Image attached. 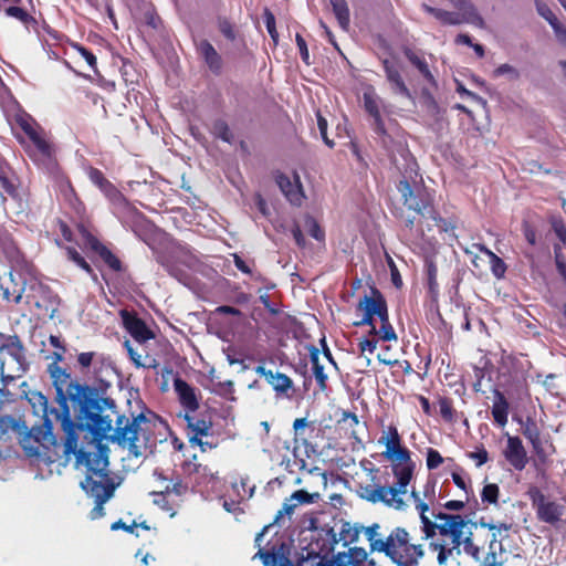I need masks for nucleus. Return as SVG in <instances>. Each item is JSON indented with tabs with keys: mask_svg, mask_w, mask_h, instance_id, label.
<instances>
[{
	"mask_svg": "<svg viewBox=\"0 0 566 566\" xmlns=\"http://www.w3.org/2000/svg\"><path fill=\"white\" fill-rule=\"evenodd\" d=\"M535 6H536L537 13L542 18H544L549 23L551 27L556 24V22H558V19L556 18V15L553 13V11L549 9V7L546 3L537 0L535 2Z\"/></svg>",
	"mask_w": 566,
	"mask_h": 566,
	"instance_id": "58",
	"label": "nucleus"
},
{
	"mask_svg": "<svg viewBox=\"0 0 566 566\" xmlns=\"http://www.w3.org/2000/svg\"><path fill=\"white\" fill-rule=\"evenodd\" d=\"M504 457L510 464L518 471H522L526 467L527 453L518 437H509Z\"/></svg>",
	"mask_w": 566,
	"mask_h": 566,
	"instance_id": "16",
	"label": "nucleus"
},
{
	"mask_svg": "<svg viewBox=\"0 0 566 566\" xmlns=\"http://www.w3.org/2000/svg\"><path fill=\"white\" fill-rule=\"evenodd\" d=\"M56 420L61 421L62 429L66 436L65 443H64V453L66 455H69L71 453L76 455V453L78 451L77 450L78 436H77L76 431H86L93 436V429L81 427L80 423L73 421V419L69 418L67 416H65V418H56Z\"/></svg>",
	"mask_w": 566,
	"mask_h": 566,
	"instance_id": "12",
	"label": "nucleus"
},
{
	"mask_svg": "<svg viewBox=\"0 0 566 566\" xmlns=\"http://www.w3.org/2000/svg\"><path fill=\"white\" fill-rule=\"evenodd\" d=\"M41 426H34L31 429L25 424L21 430L19 443L28 457H39V444L49 448L56 446V437L53 434V423L49 417L42 418Z\"/></svg>",
	"mask_w": 566,
	"mask_h": 566,
	"instance_id": "2",
	"label": "nucleus"
},
{
	"mask_svg": "<svg viewBox=\"0 0 566 566\" xmlns=\"http://www.w3.org/2000/svg\"><path fill=\"white\" fill-rule=\"evenodd\" d=\"M253 559L259 558L264 566H293L295 563L291 560V544L285 539L272 544L269 548L258 547Z\"/></svg>",
	"mask_w": 566,
	"mask_h": 566,
	"instance_id": "10",
	"label": "nucleus"
},
{
	"mask_svg": "<svg viewBox=\"0 0 566 566\" xmlns=\"http://www.w3.org/2000/svg\"><path fill=\"white\" fill-rule=\"evenodd\" d=\"M443 458L441 454L432 448H429L427 451V467L429 470L437 469L440 464H442Z\"/></svg>",
	"mask_w": 566,
	"mask_h": 566,
	"instance_id": "62",
	"label": "nucleus"
},
{
	"mask_svg": "<svg viewBox=\"0 0 566 566\" xmlns=\"http://www.w3.org/2000/svg\"><path fill=\"white\" fill-rule=\"evenodd\" d=\"M440 415L446 421H453V407L451 399L441 397L439 399Z\"/></svg>",
	"mask_w": 566,
	"mask_h": 566,
	"instance_id": "60",
	"label": "nucleus"
},
{
	"mask_svg": "<svg viewBox=\"0 0 566 566\" xmlns=\"http://www.w3.org/2000/svg\"><path fill=\"white\" fill-rule=\"evenodd\" d=\"M161 265L165 268V270L171 275L172 277L177 279L179 282H184V280L187 277V274L184 270L179 269L178 266L174 265L170 261H163Z\"/></svg>",
	"mask_w": 566,
	"mask_h": 566,
	"instance_id": "64",
	"label": "nucleus"
},
{
	"mask_svg": "<svg viewBox=\"0 0 566 566\" xmlns=\"http://www.w3.org/2000/svg\"><path fill=\"white\" fill-rule=\"evenodd\" d=\"M284 516H286V514L282 510H279L274 516V520L263 526V528L255 535L254 538V544L256 547H260V542H262L263 536L270 531V528H272L274 525H281Z\"/></svg>",
	"mask_w": 566,
	"mask_h": 566,
	"instance_id": "53",
	"label": "nucleus"
},
{
	"mask_svg": "<svg viewBox=\"0 0 566 566\" xmlns=\"http://www.w3.org/2000/svg\"><path fill=\"white\" fill-rule=\"evenodd\" d=\"M304 226L312 238L319 242L325 240L324 230L319 227L318 222L312 216L307 214L305 217Z\"/></svg>",
	"mask_w": 566,
	"mask_h": 566,
	"instance_id": "44",
	"label": "nucleus"
},
{
	"mask_svg": "<svg viewBox=\"0 0 566 566\" xmlns=\"http://www.w3.org/2000/svg\"><path fill=\"white\" fill-rule=\"evenodd\" d=\"M293 566H344L342 564H337L335 556L333 555L331 558L327 557V553L324 555L321 552L307 551V554L297 558Z\"/></svg>",
	"mask_w": 566,
	"mask_h": 566,
	"instance_id": "24",
	"label": "nucleus"
},
{
	"mask_svg": "<svg viewBox=\"0 0 566 566\" xmlns=\"http://www.w3.org/2000/svg\"><path fill=\"white\" fill-rule=\"evenodd\" d=\"M48 373L55 390L54 401L59 409L52 408L55 418H72L81 427L92 428L95 439H103L113 430V419L105 413H117V403L112 397H103L98 389L85 381L74 379L66 369L50 364Z\"/></svg>",
	"mask_w": 566,
	"mask_h": 566,
	"instance_id": "1",
	"label": "nucleus"
},
{
	"mask_svg": "<svg viewBox=\"0 0 566 566\" xmlns=\"http://www.w3.org/2000/svg\"><path fill=\"white\" fill-rule=\"evenodd\" d=\"M424 556V551L420 544H411L401 554V563H397V566H419L420 559Z\"/></svg>",
	"mask_w": 566,
	"mask_h": 566,
	"instance_id": "34",
	"label": "nucleus"
},
{
	"mask_svg": "<svg viewBox=\"0 0 566 566\" xmlns=\"http://www.w3.org/2000/svg\"><path fill=\"white\" fill-rule=\"evenodd\" d=\"M120 317L124 327L136 342L145 343L149 339L155 338V334L153 333V331H150L146 323L136 314L123 310L120 311Z\"/></svg>",
	"mask_w": 566,
	"mask_h": 566,
	"instance_id": "11",
	"label": "nucleus"
},
{
	"mask_svg": "<svg viewBox=\"0 0 566 566\" xmlns=\"http://www.w3.org/2000/svg\"><path fill=\"white\" fill-rule=\"evenodd\" d=\"M527 495L536 512L549 502L545 494L537 486H531L527 491Z\"/></svg>",
	"mask_w": 566,
	"mask_h": 566,
	"instance_id": "48",
	"label": "nucleus"
},
{
	"mask_svg": "<svg viewBox=\"0 0 566 566\" xmlns=\"http://www.w3.org/2000/svg\"><path fill=\"white\" fill-rule=\"evenodd\" d=\"M25 429V421L10 415L0 416V439L7 440L10 431L20 437L21 430Z\"/></svg>",
	"mask_w": 566,
	"mask_h": 566,
	"instance_id": "29",
	"label": "nucleus"
},
{
	"mask_svg": "<svg viewBox=\"0 0 566 566\" xmlns=\"http://www.w3.org/2000/svg\"><path fill=\"white\" fill-rule=\"evenodd\" d=\"M382 66L392 94L412 99V94L406 85L398 67L387 59L382 61Z\"/></svg>",
	"mask_w": 566,
	"mask_h": 566,
	"instance_id": "13",
	"label": "nucleus"
},
{
	"mask_svg": "<svg viewBox=\"0 0 566 566\" xmlns=\"http://www.w3.org/2000/svg\"><path fill=\"white\" fill-rule=\"evenodd\" d=\"M88 177L91 181L97 186L101 191L111 201L114 212L118 216L127 214L134 212V208L130 207L126 198L120 193L116 187L105 178L104 174L96 169L91 168L88 172Z\"/></svg>",
	"mask_w": 566,
	"mask_h": 566,
	"instance_id": "7",
	"label": "nucleus"
},
{
	"mask_svg": "<svg viewBox=\"0 0 566 566\" xmlns=\"http://www.w3.org/2000/svg\"><path fill=\"white\" fill-rule=\"evenodd\" d=\"M174 388L178 395L180 403L189 411L193 412L199 408V401L195 394V389L182 378L174 379Z\"/></svg>",
	"mask_w": 566,
	"mask_h": 566,
	"instance_id": "20",
	"label": "nucleus"
},
{
	"mask_svg": "<svg viewBox=\"0 0 566 566\" xmlns=\"http://www.w3.org/2000/svg\"><path fill=\"white\" fill-rule=\"evenodd\" d=\"M392 534L395 536V541H396L398 547L402 548L403 552H406L408 549V546L411 545L410 535L407 532V530L398 526L392 530Z\"/></svg>",
	"mask_w": 566,
	"mask_h": 566,
	"instance_id": "55",
	"label": "nucleus"
},
{
	"mask_svg": "<svg viewBox=\"0 0 566 566\" xmlns=\"http://www.w3.org/2000/svg\"><path fill=\"white\" fill-rule=\"evenodd\" d=\"M363 525H352L349 522L343 521L339 532V539L343 541V546L346 547L349 544L356 543L359 539V535L363 532Z\"/></svg>",
	"mask_w": 566,
	"mask_h": 566,
	"instance_id": "33",
	"label": "nucleus"
},
{
	"mask_svg": "<svg viewBox=\"0 0 566 566\" xmlns=\"http://www.w3.org/2000/svg\"><path fill=\"white\" fill-rule=\"evenodd\" d=\"M263 18H264V23H265L266 30H268L273 43L276 45L279 42V33H277L276 27H275V17L271 12L270 9L265 8L263 11Z\"/></svg>",
	"mask_w": 566,
	"mask_h": 566,
	"instance_id": "51",
	"label": "nucleus"
},
{
	"mask_svg": "<svg viewBox=\"0 0 566 566\" xmlns=\"http://www.w3.org/2000/svg\"><path fill=\"white\" fill-rule=\"evenodd\" d=\"M363 105L365 112L371 117L370 127L377 135L378 143L384 149L389 150L392 138L386 129L385 122L380 113V109L385 108V104L373 86H368L364 91Z\"/></svg>",
	"mask_w": 566,
	"mask_h": 566,
	"instance_id": "3",
	"label": "nucleus"
},
{
	"mask_svg": "<svg viewBox=\"0 0 566 566\" xmlns=\"http://www.w3.org/2000/svg\"><path fill=\"white\" fill-rule=\"evenodd\" d=\"M7 169L2 159L0 161V196L3 201H6L8 197L14 200L19 198L18 178L13 172H8Z\"/></svg>",
	"mask_w": 566,
	"mask_h": 566,
	"instance_id": "22",
	"label": "nucleus"
},
{
	"mask_svg": "<svg viewBox=\"0 0 566 566\" xmlns=\"http://www.w3.org/2000/svg\"><path fill=\"white\" fill-rule=\"evenodd\" d=\"M436 520L443 521L441 527V536H450L452 551L457 549V556L464 552V545L467 542V532L463 531L465 527L464 517L460 514H448L439 512L433 514Z\"/></svg>",
	"mask_w": 566,
	"mask_h": 566,
	"instance_id": "6",
	"label": "nucleus"
},
{
	"mask_svg": "<svg viewBox=\"0 0 566 566\" xmlns=\"http://www.w3.org/2000/svg\"><path fill=\"white\" fill-rule=\"evenodd\" d=\"M197 51L209 71L216 76L221 75L223 71V60L213 45L208 40H201L197 43Z\"/></svg>",
	"mask_w": 566,
	"mask_h": 566,
	"instance_id": "15",
	"label": "nucleus"
},
{
	"mask_svg": "<svg viewBox=\"0 0 566 566\" xmlns=\"http://www.w3.org/2000/svg\"><path fill=\"white\" fill-rule=\"evenodd\" d=\"M398 545L395 541V536L392 532L387 536L386 539H379L378 542H373V553H384L390 560L397 565V563H401V553L398 551Z\"/></svg>",
	"mask_w": 566,
	"mask_h": 566,
	"instance_id": "25",
	"label": "nucleus"
},
{
	"mask_svg": "<svg viewBox=\"0 0 566 566\" xmlns=\"http://www.w3.org/2000/svg\"><path fill=\"white\" fill-rule=\"evenodd\" d=\"M378 318L381 323L379 329V338L384 342L397 340V334L389 322L388 308L380 316H378Z\"/></svg>",
	"mask_w": 566,
	"mask_h": 566,
	"instance_id": "40",
	"label": "nucleus"
},
{
	"mask_svg": "<svg viewBox=\"0 0 566 566\" xmlns=\"http://www.w3.org/2000/svg\"><path fill=\"white\" fill-rule=\"evenodd\" d=\"M81 489L85 493L94 499L95 506L90 512L91 520H98L105 515L104 504L114 496L116 484L108 479L106 483H102L86 475L81 482Z\"/></svg>",
	"mask_w": 566,
	"mask_h": 566,
	"instance_id": "5",
	"label": "nucleus"
},
{
	"mask_svg": "<svg viewBox=\"0 0 566 566\" xmlns=\"http://www.w3.org/2000/svg\"><path fill=\"white\" fill-rule=\"evenodd\" d=\"M422 531L424 533V539L431 538L436 535V532L439 531L441 535L442 523L438 524L432 522L428 516L421 517Z\"/></svg>",
	"mask_w": 566,
	"mask_h": 566,
	"instance_id": "56",
	"label": "nucleus"
},
{
	"mask_svg": "<svg viewBox=\"0 0 566 566\" xmlns=\"http://www.w3.org/2000/svg\"><path fill=\"white\" fill-rule=\"evenodd\" d=\"M565 507L554 501H549L546 505L536 512V517L544 523L555 525L564 514Z\"/></svg>",
	"mask_w": 566,
	"mask_h": 566,
	"instance_id": "27",
	"label": "nucleus"
},
{
	"mask_svg": "<svg viewBox=\"0 0 566 566\" xmlns=\"http://www.w3.org/2000/svg\"><path fill=\"white\" fill-rule=\"evenodd\" d=\"M468 557H470L474 563L483 562V547L478 545L474 539V535L471 532H467V542L464 545V552Z\"/></svg>",
	"mask_w": 566,
	"mask_h": 566,
	"instance_id": "36",
	"label": "nucleus"
},
{
	"mask_svg": "<svg viewBox=\"0 0 566 566\" xmlns=\"http://www.w3.org/2000/svg\"><path fill=\"white\" fill-rule=\"evenodd\" d=\"M359 497L370 502L373 504L375 503H384L388 504L387 502V495L389 494V488L386 486H377L374 488L373 485L368 484L365 486H360V490L358 492Z\"/></svg>",
	"mask_w": 566,
	"mask_h": 566,
	"instance_id": "30",
	"label": "nucleus"
},
{
	"mask_svg": "<svg viewBox=\"0 0 566 566\" xmlns=\"http://www.w3.org/2000/svg\"><path fill=\"white\" fill-rule=\"evenodd\" d=\"M7 353L18 363L23 358V346L18 336H13L9 343L0 345V354Z\"/></svg>",
	"mask_w": 566,
	"mask_h": 566,
	"instance_id": "39",
	"label": "nucleus"
},
{
	"mask_svg": "<svg viewBox=\"0 0 566 566\" xmlns=\"http://www.w3.org/2000/svg\"><path fill=\"white\" fill-rule=\"evenodd\" d=\"M25 397L33 408L35 415H42V418L49 417L51 409L46 396L42 392L33 390L25 394Z\"/></svg>",
	"mask_w": 566,
	"mask_h": 566,
	"instance_id": "32",
	"label": "nucleus"
},
{
	"mask_svg": "<svg viewBox=\"0 0 566 566\" xmlns=\"http://www.w3.org/2000/svg\"><path fill=\"white\" fill-rule=\"evenodd\" d=\"M255 373L265 378L266 382L277 395H287L289 390L293 388L292 379L282 373H274L271 369H266L264 366L259 365L255 367Z\"/></svg>",
	"mask_w": 566,
	"mask_h": 566,
	"instance_id": "14",
	"label": "nucleus"
},
{
	"mask_svg": "<svg viewBox=\"0 0 566 566\" xmlns=\"http://www.w3.org/2000/svg\"><path fill=\"white\" fill-rule=\"evenodd\" d=\"M382 455L391 461H399L403 464L413 463L410 458V452L408 449L402 448L401 446H390L382 453Z\"/></svg>",
	"mask_w": 566,
	"mask_h": 566,
	"instance_id": "37",
	"label": "nucleus"
},
{
	"mask_svg": "<svg viewBox=\"0 0 566 566\" xmlns=\"http://www.w3.org/2000/svg\"><path fill=\"white\" fill-rule=\"evenodd\" d=\"M357 308L374 316H380L388 308V305L381 292L373 287L371 296L365 295L359 301Z\"/></svg>",
	"mask_w": 566,
	"mask_h": 566,
	"instance_id": "19",
	"label": "nucleus"
},
{
	"mask_svg": "<svg viewBox=\"0 0 566 566\" xmlns=\"http://www.w3.org/2000/svg\"><path fill=\"white\" fill-rule=\"evenodd\" d=\"M28 135L36 148L39 160H41L48 169H52L55 166L53 146L36 132L32 130L28 133Z\"/></svg>",
	"mask_w": 566,
	"mask_h": 566,
	"instance_id": "21",
	"label": "nucleus"
},
{
	"mask_svg": "<svg viewBox=\"0 0 566 566\" xmlns=\"http://www.w3.org/2000/svg\"><path fill=\"white\" fill-rule=\"evenodd\" d=\"M67 258L73 261L76 265L83 269L88 274H94L92 266L85 261V259L78 253L73 247L66 248Z\"/></svg>",
	"mask_w": 566,
	"mask_h": 566,
	"instance_id": "49",
	"label": "nucleus"
},
{
	"mask_svg": "<svg viewBox=\"0 0 566 566\" xmlns=\"http://www.w3.org/2000/svg\"><path fill=\"white\" fill-rule=\"evenodd\" d=\"M73 49L78 52V54L86 61L88 66L94 71L97 72V61L96 56L86 48L83 45L75 43L73 44Z\"/></svg>",
	"mask_w": 566,
	"mask_h": 566,
	"instance_id": "57",
	"label": "nucleus"
},
{
	"mask_svg": "<svg viewBox=\"0 0 566 566\" xmlns=\"http://www.w3.org/2000/svg\"><path fill=\"white\" fill-rule=\"evenodd\" d=\"M513 419L518 421L521 424V432L531 442L534 451L539 454L543 451V447L541 441V432L536 421L531 417H527L525 420L516 417Z\"/></svg>",
	"mask_w": 566,
	"mask_h": 566,
	"instance_id": "23",
	"label": "nucleus"
},
{
	"mask_svg": "<svg viewBox=\"0 0 566 566\" xmlns=\"http://www.w3.org/2000/svg\"><path fill=\"white\" fill-rule=\"evenodd\" d=\"M96 449V453H91L84 451L83 449H78L76 453V462L84 464L90 472L98 475L99 478L106 479L107 481L109 479L107 473V467L109 464V448L106 444L98 442Z\"/></svg>",
	"mask_w": 566,
	"mask_h": 566,
	"instance_id": "9",
	"label": "nucleus"
},
{
	"mask_svg": "<svg viewBox=\"0 0 566 566\" xmlns=\"http://www.w3.org/2000/svg\"><path fill=\"white\" fill-rule=\"evenodd\" d=\"M422 9L427 13L432 14L441 23L447 25H459L462 23H470L478 28H484L485 25V22L476 11V8L470 7V10L467 12H451L443 9L433 8L431 6L423 3Z\"/></svg>",
	"mask_w": 566,
	"mask_h": 566,
	"instance_id": "8",
	"label": "nucleus"
},
{
	"mask_svg": "<svg viewBox=\"0 0 566 566\" xmlns=\"http://www.w3.org/2000/svg\"><path fill=\"white\" fill-rule=\"evenodd\" d=\"M509 407V401L506 400L503 392L495 389L494 402L492 406V416L494 418V421L501 427H504L507 423Z\"/></svg>",
	"mask_w": 566,
	"mask_h": 566,
	"instance_id": "28",
	"label": "nucleus"
},
{
	"mask_svg": "<svg viewBox=\"0 0 566 566\" xmlns=\"http://www.w3.org/2000/svg\"><path fill=\"white\" fill-rule=\"evenodd\" d=\"M392 474L397 479V483L395 486H389L390 495H399L405 494L407 492V486L412 480L415 463H394L391 465Z\"/></svg>",
	"mask_w": 566,
	"mask_h": 566,
	"instance_id": "18",
	"label": "nucleus"
},
{
	"mask_svg": "<svg viewBox=\"0 0 566 566\" xmlns=\"http://www.w3.org/2000/svg\"><path fill=\"white\" fill-rule=\"evenodd\" d=\"M337 564L344 566L359 565L368 560V553L363 547H350L347 552H338L334 555Z\"/></svg>",
	"mask_w": 566,
	"mask_h": 566,
	"instance_id": "26",
	"label": "nucleus"
},
{
	"mask_svg": "<svg viewBox=\"0 0 566 566\" xmlns=\"http://www.w3.org/2000/svg\"><path fill=\"white\" fill-rule=\"evenodd\" d=\"M429 548L438 552L437 563L439 566L446 565L448 559L453 555V551L441 543L431 542Z\"/></svg>",
	"mask_w": 566,
	"mask_h": 566,
	"instance_id": "47",
	"label": "nucleus"
},
{
	"mask_svg": "<svg viewBox=\"0 0 566 566\" xmlns=\"http://www.w3.org/2000/svg\"><path fill=\"white\" fill-rule=\"evenodd\" d=\"M406 57L410 61L412 65H415L418 71L421 73V75L429 82L433 83L434 78L431 74L429 66L427 62L422 59H420L412 50L406 49L405 50Z\"/></svg>",
	"mask_w": 566,
	"mask_h": 566,
	"instance_id": "38",
	"label": "nucleus"
},
{
	"mask_svg": "<svg viewBox=\"0 0 566 566\" xmlns=\"http://www.w3.org/2000/svg\"><path fill=\"white\" fill-rule=\"evenodd\" d=\"M503 75H507L510 80L515 81L520 77V72L511 64L504 63L496 67L493 72L494 77H500Z\"/></svg>",
	"mask_w": 566,
	"mask_h": 566,
	"instance_id": "59",
	"label": "nucleus"
},
{
	"mask_svg": "<svg viewBox=\"0 0 566 566\" xmlns=\"http://www.w3.org/2000/svg\"><path fill=\"white\" fill-rule=\"evenodd\" d=\"M114 432L109 437L112 442L125 446L127 439H139L140 426H135L134 421L125 423V428H113Z\"/></svg>",
	"mask_w": 566,
	"mask_h": 566,
	"instance_id": "31",
	"label": "nucleus"
},
{
	"mask_svg": "<svg viewBox=\"0 0 566 566\" xmlns=\"http://www.w3.org/2000/svg\"><path fill=\"white\" fill-rule=\"evenodd\" d=\"M333 12L342 29L347 30L349 27V8L346 0H329Z\"/></svg>",
	"mask_w": 566,
	"mask_h": 566,
	"instance_id": "35",
	"label": "nucleus"
},
{
	"mask_svg": "<svg viewBox=\"0 0 566 566\" xmlns=\"http://www.w3.org/2000/svg\"><path fill=\"white\" fill-rule=\"evenodd\" d=\"M480 527L489 530L491 532V535L493 533H495L496 537H499V535H501L502 531L509 532L511 530L512 525L507 524V523H503V522L495 523L493 521H482L480 523ZM497 542H499V538H496V543Z\"/></svg>",
	"mask_w": 566,
	"mask_h": 566,
	"instance_id": "54",
	"label": "nucleus"
},
{
	"mask_svg": "<svg viewBox=\"0 0 566 566\" xmlns=\"http://www.w3.org/2000/svg\"><path fill=\"white\" fill-rule=\"evenodd\" d=\"M500 488L495 483L485 484L481 492L482 503L499 504Z\"/></svg>",
	"mask_w": 566,
	"mask_h": 566,
	"instance_id": "43",
	"label": "nucleus"
},
{
	"mask_svg": "<svg viewBox=\"0 0 566 566\" xmlns=\"http://www.w3.org/2000/svg\"><path fill=\"white\" fill-rule=\"evenodd\" d=\"M212 134L220 138L221 140L231 144L233 140V135L230 130L229 125L223 119L214 120L212 125Z\"/></svg>",
	"mask_w": 566,
	"mask_h": 566,
	"instance_id": "42",
	"label": "nucleus"
},
{
	"mask_svg": "<svg viewBox=\"0 0 566 566\" xmlns=\"http://www.w3.org/2000/svg\"><path fill=\"white\" fill-rule=\"evenodd\" d=\"M397 189L401 195L403 206L409 210L422 217H430L434 221H443L441 218L436 217L430 196L424 190H415L407 179L400 180Z\"/></svg>",
	"mask_w": 566,
	"mask_h": 566,
	"instance_id": "4",
	"label": "nucleus"
},
{
	"mask_svg": "<svg viewBox=\"0 0 566 566\" xmlns=\"http://www.w3.org/2000/svg\"><path fill=\"white\" fill-rule=\"evenodd\" d=\"M98 256L115 272L122 271V262L119 259L112 253V251L105 247L98 253Z\"/></svg>",
	"mask_w": 566,
	"mask_h": 566,
	"instance_id": "52",
	"label": "nucleus"
},
{
	"mask_svg": "<svg viewBox=\"0 0 566 566\" xmlns=\"http://www.w3.org/2000/svg\"><path fill=\"white\" fill-rule=\"evenodd\" d=\"M495 544H496V534L493 533L490 538V542H489L488 552L485 553V555L483 557V562L478 563L479 564L478 566H504L503 562L497 560Z\"/></svg>",
	"mask_w": 566,
	"mask_h": 566,
	"instance_id": "41",
	"label": "nucleus"
},
{
	"mask_svg": "<svg viewBox=\"0 0 566 566\" xmlns=\"http://www.w3.org/2000/svg\"><path fill=\"white\" fill-rule=\"evenodd\" d=\"M275 181L282 193L290 201V203L294 206L302 205L304 193L297 176L295 178V182H292L291 179L285 174L280 172L276 175Z\"/></svg>",
	"mask_w": 566,
	"mask_h": 566,
	"instance_id": "17",
	"label": "nucleus"
},
{
	"mask_svg": "<svg viewBox=\"0 0 566 566\" xmlns=\"http://www.w3.org/2000/svg\"><path fill=\"white\" fill-rule=\"evenodd\" d=\"M211 427V421L198 419L193 421V424L190 429L195 432V436H208Z\"/></svg>",
	"mask_w": 566,
	"mask_h": 566,
	"instance_id": "63",
	"label": "nucleus"
},
{
	"mask_svg": "<svg viewBox=\"0 0 566 566\" xmlns=\"http://www.w3.org/2000/svg\"><path fill=\"white\" fill-rule=\"evenodd\" d=\"M6 14L11 18H15L23 24L29 25L31 23L36 24V20L30 15L24 9L12 6L6 9Z\"/></svg>",
	"mask_w": 566,
	"mask_h": 566,
	"instance_id": "45",
	"label": "nucleus"
},
{
	"mask_svg": "<svg viewBox=\"0 0 566 566\" xmlns=\"http://www.w3.org/2000/svg\"><path fill=\"white\" fill-rule=\"evenodd\" d=\"M321 495L318 492L308 493L305 490H297L293 492L290 496V501H294L296 505L298 504H311L315 503L319 500Z\"/></svg>",
	"mask_w": 566,
	"mask_h": 566,
	"instance_id": "46",
	"label": "nucleus"
},
{
	"mask_svg": "<svg viewBox=\"0 0 566 566\" xmlns=\"http://www.w3.org/2000/svg\"><path fill=\"white\" fill-rule=\"evenodd\" d=\"M485 252L491 258V270L495 277L501 279L504 276L506 271V264L505 262L499 258L496 254H494L492 251L485 249Z\"/></svg>",
	"mask_w": 566,
	"mask_h": 566,
	"instance_id": "50",
	"label": "nucleus"
},
{
	"mask_svg": "<svg viewBox=\"0 0 566 566\" xmlns=\"http://www.w3.org/2000/svg\"><path fill=\"white\" fill-rule=\"evenodd\" d=\"M45 300L48 301V305L45 306V311L49 313V317L53 319L57 313V307L61 302L57 294H53L48 292Z\"/></svg>",
	"mask_w": 566,
	"mask_h": 566,
	"instance_id": "61",
	"label": "nucleus"
}]
</instances>
